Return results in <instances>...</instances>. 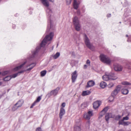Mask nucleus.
Segmentation results:
<instances>
[{
	"mask_svg": "<svg viewBox=\"0 0 131 131\" xmlns=\"http://www.w3.org/2000/svg\"><path fill=\"white\" fill-rule=\"evenodd\" d=\"M37 102H36V101H35L32 104L34 106L36 103H37Z\"/></svg>",
	"mask_w": 131,
	"mask_h": 131,
	"instance_id": "3c124183",
	"label": "nucleus"
},
{
	"mask_svg": "<svg viewBox=\"0 0 131 131\" xmlns=\"http://www.w3.org/2000/svg\"><path fill=\"white\" fill-rule=\"evenodd\" d=\"M111 114V113H107L106 114L105 118L106 121L108 122V121L110 118H112Z\"/></svg>",
	"mask_w": 131,
	"mask_h": 131,
	"instance_id": "a211bd4d",
	"label": "nucleus"
},
{
	"mask_svg": "<svg viewBox=\"0 0 131 131\" xmlns=\"http://www.w3.org/2000/svg\"><path fill=\"white\" fill-rule=\"evenodd\" d=\"M87 106V103L86 102H84L81 105V107L82 108H84Z\"/></svg>",
	"mask_w": 131,
	"mask_h": 131,
	"instance_id": "cd10ccee",
	"label": "nucleus"
},
{
	"mask_svg": "<svg viewBox=\"0 0 131 131\" xmlns=\"http://www.w3.org/2000/svg\"><path fill=\"white\" fill-rule=\"evenodd\" d=\"M110 79L113 80H115L117 78V77L114 73L111 72L108 74Z\"/></svg>",
	"mask_w": 131,
	"mask_h": 131,
	"instance_id": "9d476101",
	"label": "nucleus"
},
{
	"mask_svg": "<svg viewBox=\"0 0 131 131\" xmlns=\"http://www.w3.org/2000/svg\"><path fill=\"white\" fill-rule=\"evenodd\" d=\"M65 113V111L63 107H61L60 109V111L59 114V116L60 118L61 119Z\"/></svg>",
	"mask_w": 131,
	"mask_h": 131,
	"instance_id": "f8f14e48",
	"label": "nucleus"
},
{
	"mask_svg": "<svg viewBox=\"0 0 131 131\" xmlns=\"http://www.w3.org/2000/svg\"><path fill=\"white\" fill-rule=\"evenodd\" d=\"M1 84V82H0V85Z\"/></svg>",
	"mask_w": 131,
	"mask_h": 131,
	"instance_id": "0e129e2a",
	"label": "nucleus"
},
{
	"mask_svg": "<svg viewBox=\"0 0 131 131\" xmlns=\"http://www.w3.org/2000/svg\"><path fill=\"white\" fill-rule=\"evenodd\" d=\"M62 107H65L66 106V103H63L62 104Z\"/></svg>",
	"mask_w": 131,
	"mask_h": 131,
	"instance_id": "de8ad7c7",
	"label": "nucleus"
},
{
	"mask_svg": "<svg viewBox=\"0 0 131 131\" xmlns=\"http://www.w3.org/2000/svg\"><path fill=\"white\" fill-rule=\"evenodd\" d=\"M36 63H33L31 64H28L26 66V67L27 68L31 66L29 68L27 69L26 71H29L32 69L36 65Z\"/></svg>",
	"mask_w": 131,
	"mask_h": 131,
	"instance_id": "ddd939ff",
	"label": "nucleus"
},
{
	"mask_svg": "<svg viewBox=\"0 0 131 131\" xmlns=\"http://www.w3.org/2000/svg\"><path fill=\"white\" fill-rule=\"evenodd\" d=\"M47 71L45 70L42 71L41 72L40 74L41 77L44 76L46 74Z\"/></svg>",
	"mask_w": 131,
	"mask_h": 131,
	"instance_id": "a878e982",
	"label": "nucleus"
},
{
	"mask_svg": "<svg viewBox=\"0 0 131 131\" xmlns=\"http://www.w3.org/2000/svg\"><path fill=\"white\" fill-rule=\"evenodd\" d=\"M91 93V92L89 91H84L82 93V95L83 96H85L88 95Z\"/></svg>",
	"mask_w": 131,
	"mask_h": 131,
	"instance_id": "b1692460",
	"label": "nucleus"
},
{
	"mask_svg": "<svg viewBox=\"0 0 131 131\" xmlns=\"http://www.w3.org/2000/svg\"><path fill=\"white\" fill-rule=\"evenodd\" d=\"M103 79L104 80L106 81H108L109 80H110L108 74H106V73H105V75L103 76Z\"/></svg>",
	"mask_w": 131,
	"mask_h": 131,
	"instance_id": "412c9836",
	"label": "nucleus"
},
{
	"mask_svg": "<svg viewBox=\"0 0 131 131\" xmlns=\"http://www.w3.org/2000/svg\"><path fill=\"white\" fill-rule=\"evenodd\" d=\"M118 92L116 90H115L112 93V96L110 97V98H112V100H110L109 101L110 102L113 101L114 99V97L117 94Z\"/></svg>",
	"mask_w": 131,
	"mask_h": 131,
	"instance_id": "9b49d317",
	"label": "nucleus"
},
{
	"mask_svg": "<svg viewBox=\"0 0 131 131\" xmlns=\"http://www.w3.org/2000/svg\"><path fill=\"white\" fill-rule=\"evenodd\" d=\"M77 14L78 15H80V10H78L77 12Z\"/></svg>",
	"mask_w": 131,
	"mask_h": 131,
	"instance_id": "a18cd8bd",
	"label": "nucleus"
},
{
	"mask_svg": "<svg viewBox=\"0 0 131 131\" xmlns=\"http://www.w3.org/2000/svg\"><path fill=\"white\" fill-rule=\"evenodd\" d=\"M108 109V107L107 106L103 108V109L102 110V111H103V112H104L106 113Z\"/></svg>",
	"mask_w": 131,
	"mask_h": 131,
	"instance_id": "7c9ffc66",
	"label": "nucleus"
},
{
	"mask_svg": "<svg viewBox=\"0 0 131 131\" xmlns=\"http://www.w3.org/2000/svg\"><path fill=\"white\" fill-rule=\"evenodd\" d=\"M100 57L101 60L104 63L108 64H109L111 63V60L107 56L104 54H101Z\"/></svg>",
	"mask_w": 131,
	"mask_h": 131,
	"instance_id": "7ed1b4c3",
	"label": "nucleus"
},
{
	"mask_svg": "<svg viewBox=\"0 0 131 131\" xmlns=\"http://www.w3.org/2000/svg\"><path fill=\"white\" fill-rule=\"evenodd\" d=\"M130 124V123L129 122H124L119 121L118 122V124L119 125H121L124 126H127Z\"/></svg>",
	"mask_w": 131,
	"mask_h": 131,
	"instance_id": "f3484780",
	"label": "nucleus"
},
{
	"mask_svg": "<svg viewBox=\"0 0 131 131\" xmlns=\"http://www.w3.org/2000/svg\"><path fill=\"white\" fill-rule=\"evenodd\" d=\"M73 24L75 30L78 31L80 30L81 26L80 24L78 18L76 16L74 17L73 20Z\"/></svg>",
	"mask_w": 131,
	"mask_h": 131,
	"instance_id": "f03ea898",
	"label": "nucleus"
},
{
	"mask_svg": "<svg viewBox=\"0 0 131 131\" xmlns=\"http://www.w3.org/2000/svg\"><path fill=\"white\" fill-rule=\"evenodd\" d=\"M41 1L43 4L47 7L46 10L47 15L50 24L49 26H48L46 31L48 32L49 31L52 32H50L49 35L46 36L41 43L40 46L36 47V50L34 52H32V54H37L41 47H45L47 42L51 40L54 35V33L53 31H54L55 30V26L53 25V21L52 20V19L53 17L54 14L52 10L48 7L49 6V3L47 0H41Z\"/></svg>",
	"mask_w": 131,
	"mask_h": 131,
	"instance_id": "f257e3e1",
	"label": "nucleus"
},
{
	"mask_svg": "<svg viewBox=\"0 0 131 131\" xmlns=\"http://www.w3.org/2000/svg\"><path fill=\"white\" fill-rule=\"evenodd\" d=\"M95 84L94 81L92 80L88 82L86 88H88L92 86L95 85Z\"/></svg>",
	"mask_w": 131,
	"mask_h": 131,
	"instance_id": "4468645a",
	"label": "nucleus"
},
{
	"mask_svg": "<svg viewBox=\"0 0 131 131\" xmlns=\"http://www.w3.org/2000/svg\"><path fill=\"white\" fill-rule=\"evenodd\" d=\"M101 105V102L99 101H96L94 103L93 107L95 109L98 108Z\"/></svg>",
	"mask_w": 131,
	"mask_h": 131,
	"instance_id": "2eb2a0df",
	"label": "nucleus"
},
{
	"mask_svg": "<svg viewBox=\"0 0 131 131\" xmlns=\"http://www.w3.org/2000/svg\"><path fill=\"white\" fill-rule=\"evenodd\" d=\"M60 89V88L59 87H58L54 90H52L50 92L48 93L47 95L49 97H51L52 95L55 96L57 95Z\"/></svg>",
	"mask_w": 131,
	"mask_h": 131,
	"instance_id": "423d86ee",
	"label": "nucleus"
},
{
	"mask_svg": "<svg viewBox=\"0 0 131 131\" xmlns=\"http://www.w3.org/2000/svg\"><path fill=\"white\" fill-rule=\"evenodd\" d=\"M123 87L124 88L122 89L121 90L122 93L125 95L127 94L129 92V91L126 88V86Z\"/></svg>",
	"mask_w": 131,
	"mask_h": 131,
	"instance_id": "dca6fc26",
	"label": "nucleus"
},
{
	"mask_svg": "<svg viewBox=\"0 0 131 131\" xmlns=\"http://www.w3.org/2000/svg\"><path fill=\"white\" fill-rule=\"evenodd\" d=\"M25 71V70H23L21 71H20L18 72L17 73H18V74L20 73H21Z\"/></svg>",
	"mask_w": 131,
	"mask_h": 131,
	"instance_id": "49530a36",
	"label": "nucleus"
},
{
	"mask_svg": "<svg viewBox=\"0 0 131 131\" xmlns=\"http://www.w3.org/2000/svg\"><path fill=\"white\" fill-rule=\"evenodd\" d=\"M122 87V86L120 85H118L117 86L116 89L115 90H116L118 92H119L120 91L121 88Z\"/></svg>",
	"mask_w": 131,
	"mask_h": 131,
	"instance_id": "bb28decb",
	"label": "nucleus"
},
{
	"mask_svg": "<svg viewBox=\"0 0 131 131\" xmlns=\"http://www.w3.org/2000/svg\"><path fill=\"white\" fill-rule=\"evenodd\" d=\"M3 94H2V95H1V97H1L2 96H3Z\"/></svg>",
	"mask_w": 131,
	"mask_h": 131,
	"instance_id": "e2e57ef3",
	"label": "nucleus"
},
{
	"mask_svg": "<svg viewBox=\"0 0 131 131\" xmlns=\"http://www.w3.org/2000/svg\"><path fill=\"white\" fill-rule=\"evenodd\" d=\"M118 65H116L114 66V70L116 71H117L118 70Z\"/></svg>",
	"mask_w": 131,
	"mask_h": 131,
	"instance_id": "e433bc0d",
	"label": "nucleus"
},
{
	"mask_svg": "<svg viewBox=\"0 0 131 131\" xmlns=\"http://www.w3.org/2000/svg\"><path fill=\"white\" fill-rule=\"evenodd\" d=\"M121 117V116L120 115H117L115 117V119L116 120H118Z\"/></svg>",
	"mask_w": 131,
	"mask_h": 131,
	"instance_id": "f704fd0d",
	"label": "nucleus"
},
{
	"mask_svg": "<svg viewBox=\"0 0 131 131\" xmlns=\"http://www.w3.org/2000/svg\"><path fill=\"white\" fill-rule=\"evenodd\" d=\"M49 1L50 2H54V0H49Z\"/></svg>",
	"mask_w": 131,
	"mask_h": 131,
	"instance_id": "864d4df0",
	"label": "nucleus"
},
{
	"mask_svg": "<svg viewBox=\"0 0 131 131\" xmlns=\"http://www.w3.org/2000/svg\"><path fill=\"white\" fill-rule=\"evenodd\" d=\"M24 103V101L23 100L19 101L13 106L12 108V110L15 111L18 108L21 107Z\"/></svg>",
	"mask_w": 131,
	"mask_h": 131,
	"instance_id": "39448f33",
	"label": "nucleus"
},
{
	"mask_svg": "<svg viewBox=\"0 0 131 131\" xmlns=\"http://www.w3.org/2000/svg\"><path fill=\"white\" fill-rule=\"evenodd\" d=\"M84 39L85 43L87 47L91 50L93 48V46L90 42V40L86 34H84Z\"/></svg>",
	"mask_w": 131,
	"mask_h": 131,
	"instance_id": "20e7f679",
	"label": "nucleus"
},
{
	"mask_svg": "<svg viewBox=\"0 0 131 131\" xmlns=\"http://www.w3.org/2000/svg\"><path fill=\"white\" fill-rule=\"evenodd\" d=\"M72 0H66L67 4L68 5H70L71 2Z\"/></svg>",
	"mask_w": 131,
	"mask_h": 131,
	"instance_id": "58836bf2",
	"label": "nucleus"
},
{
	"mask_svg": "<svg viewBox=\"0 0 131 131\" xmlns=\"http://www.w3.org/2000/svg\"><path fill=\"white\" fill-rule=\"evenodd\" d=\"M93 115L92 112L90 111L87 113H85L84 114V118L89 120L91 117Z\"/></svg>",
	"mask_w": 131,
	"mask_h": 131,
	"instance_id": "0eeeda50",
	"label": "nucleus"
},
{
	"mask_svg": "<svg viewBox=\"0 0 131 131\" xmlns=\"http://www.w3.org/2000/svg\"><path fill=\"white\" fill-rule=\"evenodd\" d=\"M105 114L104 112L101 111L100 114V115L99 116V118H101L104 114Z\"/></svg>",
	"mask_w": 131,
	"mask_h": 131,
	"instance_id": "c756f323",
	"label": "nucleus"
},
{
	"mask_svg": "<svg viewBox=\"0 0 131 131\" xmlns=\"http://www.w3.org/2000/svg\"><path fill=\"white\" fill-rule=\"evenodd\" d=\"M90 61L89 59H88L86 61V64L88 66L90 65Z\"/></svg>",
	"mask_w": 131,
	"mask_h": 131,
	"instance_id": "37998d69",
	"label": "nucleus"
},
{
	"mask_svg": "<svg viewBox=\"0 0 131 131\" xmlns=\"http://www.w3.org/2000/svg\"><path fill=\"white\" fill-rule=\"evenodd\" d=\"M87 67H88V66L86 65L85 64L84 65V69H86L87 68Z\"/></svg>",
	"mask_w": 131,
	"mask_h": 131,
	"instance_id": "8fccbe9b",
	"label": "nucleus"
},
{
	"mask_svg": "<svg viewBox=\"0 0 131 131\" xmlns=\"http://www.w3.org/2000/svg\"><path fill=\"white\" fill-rule=\"evenodd\" d=\"M77 72L76 71H75L72 74L71 79L72 82L74 83L75 82L77 79Z\"/></svg>",
	"mask_w": 131,
	"mask_h": 131,
	"instance_id": "6e6552de",
	"label": "nucleus"
},
{
	"mask_svg": "<svg viewBox=\"0 0 131 131\" xmlns=\"http://www.w3.org/2000/svg\"><path fill=\"white\" fill-rule=\"evenodd\" d=\"M111 14H107V16L108 17H111Z\"/></svg>",
	"mask_w": 131,
	"mask_h": 131,
	"instance_id": "603ef678",
	"label": "nucleus"
},
{
	"mask_svg": "<svg viewBox=\"0 0 131 131\" xmlns=\"http://www.w3.org/2000/svg\"><path fill=\"white\" fill-rule=\"evenodd\" d=\"M118 70H117V71H121L122 70V67L120 65H118Z\"/></svg>",
	"mask_w": 131,
	"mask_h": 131,
	"instance_id": "72a5a7b5",
	"label": "nucleus"
},
{
	"mask_svg": "<svg viewBox=\"0 0 131 131\" xmlns=\"http://www.w3.org/2000/svg\"><path fill=\"white\" fill-rule=\"evenodd\" d=\"M15 27V25H13V26H12V27L13 28H14V27Z\"/></svg>",
	"mask_w": 131,
	"mask_h": 131,
	"instance_id": "13d9d810",
	"label": "nucleus"
},
{
	"mask_svg": "<svg viewBox=\"0 0 131 131\" xmlns=\"http://www.w3.org/2000/svg\"><path fill=\"white\" fill-rule=\"evenodd\" d=\"M74 131H80L81 123L80 122H79L78 124L76 123L74 126Z\"/></svg>",
	"mask_w": 131,
	"mask_h": 131,
	"instance_id": "1a4fd4ad",
	"label": "nucleus"
},
{
	"mask_svg": "<svg viewBox=\"0 0 131 131\" xmlns=\"http://www.w3.org/2000/svg\"><path fill=\"white\" fill-rule=\"evenodd\" d=\"M36 131H42V130L40 127H38L36 129Z\"/></svg>",
	"mask_w": 131,
	"mask_h": 131,
	"instance_id": "c03bdc74",
	"label": "nucleus"
},
{
	"mask_svg": "<svg viewBox=\"0 0 131 131\" xmlns=\"http://www.w3.org/2000/svg\"><path fill=\"white\" fill-rule=\"evenodd\" d=\"M118 131H124V130H123V129H119Z\"/></svg>",
	"mask_w": 131,
	"mask_h": 131,
	"instance_id": "5fc2aeb1",
	"label": "nucleus"
},
{
	"mask_svg": "<svg viewBox=\"0 0 131 131\" xmlns=\"http://www.w3.org/2000/svg\"><path fill=\"white\" fill-rule=\"evenodd\" d=\"M129 119V117H128L127 116H126L125 117H123V119L120 121H123L124 120H127Z\"/></svg>",
	"mask_w": 131,
	"mask_h": 131,
	"instance_id": "2f4dec72",
	"label": "nucleus"
},
{
	"mask_svg": "<svg viewBox=\"0 0 131 131\" xmlns=\"http://www.w3.org/2000/svg\"><path fill=\"white\" fill-rule=\"evenodd\" d=\"M58 46V44H57V47Z\"/></svg>",
	"mask_w": 131,
	"mask_h": 131,
	"instance_id": "69168bd1",
	"label": "nucleus"
},
{
	"mask_svg": "<svg viewBox=\"0 0 131 131\" xmlns=\"http://www.w3.org/2000/svg\"><path fill=\"white\" fill-rule=\"evenodd\" d=\"M60 53L59 52H57L56 54L54 55H52V57L54 59H56L57 58L60 56Z\"/></svg>",
	"mask_w": 131,
	"mask_h": 131,
	"instance_id": "5701e85b",
	"label": "nucleus"
},
{
	"mask_svg": "<svg viewBox=\"0 0 131 131\" xmlns=\"http://www.w3.org/2000/svg\"><path fill=\"white\" fill-rule=\"evenodd\" d=\"M90 124V122L89 120H88L86 123V126H88V128H89V126Z\"/></svg>",
	"mask_w": 131,
	"mask_h": 131,
	"instance_id": "4c0bfd02",
	"label": "nucleus"
},
{
	"mask_svg": "<svg viewBox=\"0 0 131 131\" xmlns=\"http://www.w3.org/2000/svg\"><path fill=\"white\" fill-rule=\"evenodd\" d=\"M127 41L128 42H131V36H129V37L127 40Z\"/></svg>",
	"mask_w": 131,
	"mask_h": 131,
	"instance_id": "a19ab883",
	"label": "nucleus"
},
{
	"mask_svg": "<svg viewBox=\"0 0 131 131\" xmlns=\"http://www.w3.org/2000/svg\"><path fill=\"white\" fill-rule=\"evenodd\" d=\"M1 74V72H0V75Z\"/></svg>",
	"mask_w": 131,
	"mask_h": 131,
	"instance_id": "338daca9",
	"label": "nucleus"
},
{
	"mask_svg": "<svg viewBox=\"0 0 131 131\" xmlns=\"http://www.w3.org/2000/svg\"><path fill=\"white\" fill-rule=\"evenodd\" d=\"M126 37H128V35L127 34V35H126Z\"/></svg>",
	"mask_w": 131,
	"mask_h": 131,
	"instance_id": "bf43d9fd",
	"label": "nucleus"
},
{
	"mask_svg": "<svg viewBox=\"0 0 131 131\" xmlns=\"http://www.w3.org/2000/svg\"><path fill=\"white\" fill-rule=\"evenodd\" d=\"M34 106L32 104L30 107V108H32Z\"/></svg>",
	"mask_w": 131,
	"mask_h": 131,
	"instance_id": "6e6d98bb",
	"label": "nucleus"
},
{
	"mask_svg": "<svg viewBox=\"0 0 131 131\" xmlns=\"http://www.w3.org/2000/svg\"><path fill=\"white\" fill-rule=\"evenodd\" d=\"M9 90H10V89H9L8 90H7V92H8L9 91Z\"/></svg>",
	"mask_w": 131,
	"mask_h": 131,
	"instance_id": "680f3d73",
	"label": "nucleus"
},
{
	"mask_svg": "<svg viewBox=\"0 0 131 131\" xmlns=\"http://www.w3.org/2000/svg\"><path fill=\"white\" fill-rule=\"evenodd\" d=\"M26 61L24 62L23 64L20 65L19 66H18L17 67H16L14 69V70L15 71H16L18 70L19 69H21V68H22L23 66L26 64Z\"/></svg>",
	"mask_w": 131,
	"mask_h": 131,
	"instance_id": "6ab92c4d",
	"label": "nucleus"
},
{
	"mask_svg": "<svg viewBox=\"0 0 131 131\" xmlns=\"http://www.w3.org/2000/svg\"><path fill=\"white\" fill-rule=\"evenodd\" d=\"M110 100H112V98H110V97L109 98Z\"/></svg>",
	"mask_w": 131,
	"mask_h": 131,
	"instance_id": "052dcab7",
	"label": "nucleus"
},
{
	"mask_svg": "<svg viewBox=\"0 0 131 131\" xmlns=\"http://www.w3.org/2000/svg\"><path fill=\"white\" fill-rule=\"evenodd\" d=\"M9 72L8 71H4L2 73V75H5L8 74Z\"/></svg>",
	"mask_w": 131,
	"mask_h": 131,
	"instance_id": "79ce46f5",
	"label": "nucleus"
},
{
	"mask_svg": "<svg viewBox=\"0 0 131 131\" xmlns=\"http://www.w3.org/2000/svg\"><path fill=\"white\" fill-rule=\"evenodd\" d=\"M79 4L78 3L77 0H74L73 6L74 8L77 9L78 7Z\"/></svg>",
	"mask_w": 131,
	"mask_h": 131,
	"instance_id": "aec40b11",
	"label": "nucleus"
},
{
	"mask_svg": "<svg viewBox=\"0 0 131 131\" xmlns=\"http://www.w3.org/2000/svg\"><path fill=\"white\" fill-rule=\"evenodd\" d=\"M11 78V76H8L4 78L3 80L5 81H8L10 80Z\"/></svg>",
	"mask_w": 131,
	"mask_h": 131,
	"instance_id": "393cba45",
	"label": "nucleus"
},
{
	"mask_svg": "<svg viewBox=\"0 0 131 131\" xmlns=\"http://www.w3.org/2000/svg\"><path fill=\"white\" fill-rule=\"evenodd\" d=\"M18 75V73H16L13 74L12 75H10L11 76V77L12 78H14L16 77Z\"/></svg>",
	"mask_w": 131,
	"mask_h": 131,
	"instance_id": "473e14b6",
	"label": "nucleus"
},
{
	"mask_svg": "<svg viewBox=\"0 0 131 131\" xmlns=\"http://www.w3.org/2000/svg\"><path fill=\"white\" fill-rule=\"evenodd\" d=\"M41 99L40 96H38L36 100L35 101L37 102H39Z\"/></svg>",
	"mask_w": 131,
	"mask_h": 131,
	"instance_id": "c9c22d12",
	"label": "nucleus"
},
{
	"mask_svg": "<svg viewBox=\"0 0 131 131\" xmlns=\"http://www.w3.org/2000/svg\"><path fill=\"white\" fill-rule=\"evenodd\" d=\"M122 84L124 85H131V83L127 81H123L122 82Z\"/></svg>",
	"mask_w": 131,
	"mask_h": 131,
	"instance_id": "c85d7f7f",
	"label": "nucleus"
},
{
	"mask_svg": "<svg viewBox=\"0 0 131 131\" xmlns=\"http://www.w3.org/2000/svg\"><path fill=\"white\" fill-rule=\"evenodd\" d=\"M127 67H128V68L129 69H130L131 68V67L128 66V65H127Z\"/></svg>",
	"mask_w": 131,
	"mask_h": 131,
	"instance_id": "4d7b16f0",
	"label": "nucleus"
},
{
	"mask_svg": "<svg viewBox=\"0 0 131 131\" xmlns=\"http://www.w3.org/2000/svg\"><path fill=\"white\" fill-rule=\"evenodd\" d=\"M125 5H124V6L125 7H126L128 5V3L127 2H125Z\"/></svg>",
	"mask_w": 131,
	"mask_h": 131,
	"instance_id": "09e8293b",
	"label": "nucleus"
},
{
	"mask_svg": "<svg viewBox=\"0 0 131 131\" xmlns=\"http://www.w3.org/2000/svg\"><path fill=\"white\" fill-rule=\"evenodd\" d=\"M106 86V83L103 81L100 84V86L102 88H104Z\"/></svg>",
	"mask_w": 131,
	"mask_h": 131,
	"instance_id": "4be33fe9",
	"label": "nucleus"
},
{
	"mask_svg": "<svg viewBox=\"0 0 131 131\" xmlns=\"http://www.w3.org/2000/svg\"><path fill=\"white\" fill-rule=\"evenodd\" d=\"M114 84L112 83H110L108 85V86L109 88H111L113 86Z\"/></svg>",
	"mask_w": 131,
	"mask_h": 131,
	"instance_id": "ea45409f",
	"label": "nucleus"
}]
</instances>
